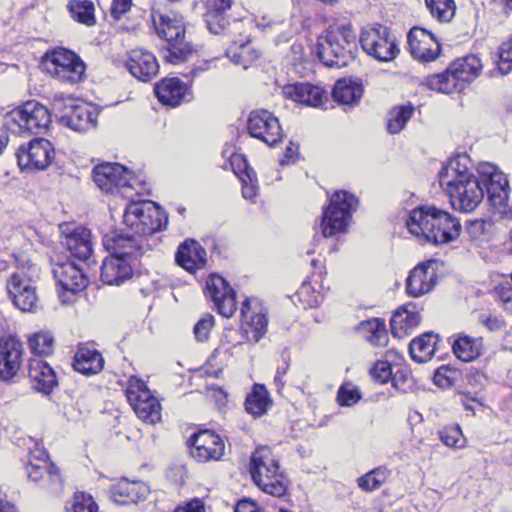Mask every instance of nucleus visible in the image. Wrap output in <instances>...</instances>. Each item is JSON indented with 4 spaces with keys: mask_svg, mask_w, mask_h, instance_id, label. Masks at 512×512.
Masks as SVG:
<instances>
[{
    "mask_svg": "<svg viewBox=\"0 0 512 512\" xmlns=\"http://www.w3.org/2000/svg\"><path fill=\"white\" fill-rule=\"evenodd\" d=\"M477 177L467 154H458L448 160L439 172V183L449 197L453 209L463 213L473 212L483 201L484 189L487 200L495 213L507 214L509 182L498 167L483 163Z\"/></svg>",
    "mask_w": 512,
    "mask_h": 512,
    "instance_id": "nucleus-1",
    "label": "nucleus"
},
{
    "mask_svg": "<svg viewBox=\"0 0 512 512\" xmlns=\"http://www.w3.org/2000/svg\"><path fill=\"white\" fill-rule=\"evenodd\" d=\"M406 227L420 241L436 245L454 241L462 228L458 218L434 206L413 209L406 220Z\"/></svg>",
    "mask_w": 512,
    "mask_h": 512,
    "instance_id": "nucleus-2",
    "label": "nucleus"
},
{
    "mask_svg": "<svg viewBox=\"0 0 512 512\" xmlns=\"http://www.w3.org/2000/svg\"><path fill=\"white\" fill-rule=\"evenodd\" d=\"M317 54L327 67L348 66L358 54V40L352 26L339 24L329 27L318 37Z\"/></svg>",
    "mask_w": 512,
    "mask_h": 512,
    "instance_id": "nucleus-3",
    "label": "nucleus"
},
{
    "mask_svg": "<svg viewBox=\"0 0 512 512\" xmlns=\"http://www.w3.org/2000/svg\"><path fill=\"white\" fill-rule=\"evenodd\" d=\"M481 70L482 63L479 57L467 55L453 61L445 72L427 77L426 85L440 93L461 92L479 76Z\"/></svg>",
    "mask_w": 512,
    "mask_h": 512,
    "instance_id": "nucleus-4",
    "label": "nucleus"
},
{
    "mask_svg": "<svg viewBox=\"0 0 512 512\" xmlns=\"http://www.w3.org/2000/svg\"><path fill=\"white\" fill-rule=\"evenodd\" d=\"M250 473L254 483L264 493L275 497L286 494L287 479L270 448L260 447L255 450L250 461Z\"/></svg>",
    "mask_w": 512,
    "mask_h": 512,
    "instance_id": "nucleus-5",
    "label": "nucleus"
},
{
    "mask_svg": "<svg viewBox=\"0 0 512 512\" xmlns=\"http://www.w3.org/2000/svg\"><path fill=\"white\" fill-rule=\"evenodd\" d=\"M358 204V198L354 194L345 190L335 191L329 197V204L322 212V235L332 237L346 232Z\"/></svg>",
    "mask_w": 512,
    "mask_h": 512,
    "instance_id": "nucleus-6",
    "label": "nucleus"
},
{
    "mask_svg": "<svg viewBox=\"0 0 512 512\" xmlns=\"http://www.w3.org/2000/svg\"><path fill=\"white\" fill-rule=\"evenodd\" d=\"M123 221L138 236L152 235L167 225L165 212L151 201H132L125 208Z\"/></svg>",
    "mask_w": 512,
    "mask_h": 512,
    "instance_id": "nucleus-7",
    "label": "nucleus"
},
{
    "mask_svg": "<svg viewBox=\"0 0 512 512\" xmlns=\"http://www.w3.org/2000/svg\"><path fill=\"white\" fill-rule=\"evenodd\" d=\"M93 179L95 184L106 193L118 192L122 196L130 198L134 190L136 194L142 189L143 181L135 177L132 172L118 163H102L93 169Z\"/></svg>",
    "mask_w": 512,
    "mask_h": 512,
    "instance_id": "nucleus-8",
    "label": "nucleus"
},
{
    "mask_svg": "<svg viewBox=\"0 0 512 512\" xmlns=\"http://www.w3.org/2000/svg\"><path fill=\"white\" fill-rule=\"evenodd\" d=\"M51 123L49 110L36 101H28L13 109L4 118L7 130L14 133L39 134L47 130Z\"/></svg>",
    "mask_w": 512,
    "mask_h": 512,
    "instance_id": "nucleus-9",
    "label": "nucleus"
},
{
    "mask_svg": "<svg viewBox=\"0 0 512 512\" xmlns=\"http://www.w3.org/2000/svg\"><path fill=\"white\" fill-rule=\"evenodd\" d=\"M42 66L52 77L70 84L82 81L86 70L85 63L76 53L62 47L47 51Z\"/></svg>",
    "mask_w": 512,
    "mask_h": 512,
    "instance_id": "nucleus-10",
    "label": "nucleus"
},
{
    "mask_svg": "<svg viewBox=\"0 0 512 512\" xmlns=\"http://www.w3.org/2000/svg\"><path fill=\"white\" fill-rule=\"evenodd\" d=\"M359 43L368 56L379 62H391L400 52L396 38L386 26L378 23L361 29Z\"/></svg>",
    "mask_w": 512,
    "mask_h": 512,
    "instance_id": "nucleus-11",
    "label": "nucleus"
},
{
    "mask_svg": "<svg viewBox=\"0 0 512 512\" xmlns=\"http://www.w3.org/2000/svg\"><path fill=\"white\" fill-rule=\"evenodd\" d=\"M127 400L134 412L144 422L155 424L161 420V405L144 381L130 377L125 390Z\"/></svg>",
    "mask_w": 512,
    "mask_h": 512,
    "instance_id": "nucleus-12",
    "label": "nucleus"
},
{
    "mask_svg": "<svg viewBox=\"0 0 512 512\" xmlns=\"http://www.w3.org/2000/svg\"><path fill=\"white\" fill-rule=\"evenodd\" d=\"M16 157L21 170H45L55 158V149L49 140L34 138L18 148Z\"/></svg>",
    "mask_w": 512,
    "mask_h": 512,
    "instance_id": "nucleus-13",
    "label": "nucleus"
},
{
    "mask_svg": "<svg viewBox=\"0 0 512 512\" xmlns=\"http://www.w3.org/2000/svg\"><path fill=\"white\" fill-rule=\"evenodd\" d=\"M241 316L246 340L256 344L267 332V309L258 298H246L241 306Z\"/></svg>",
    "mask_w": 512,
    "mask_h": 512,
    "instance_id": "nucleus-14",
    "label": "nucleus"
},
{
    "mask_svg": "<svg viewBox=\"0 0 512 512\" xmlns=\"http://www.w3.org/2000/svg\"><path fill=\"white\" fill-rule=\"evenodd\" d=\"M247 129L253 138L263 141L268 146L276 145L283 137V130L278 118L264 109L250 112Z\"/></svg>",
    "mask_w": 512,
    "mask_h": 512,
    "instance_id": "nucleus-15",
    "label": "nucleus"
},
{
    "mask_svg": "<svg viewBox=\"0 0 512 512\" xmlns=\"http://www.w3.org/2000/svg\"><path fill=\"white\" fill-rule=\"evenodd\" d=\"M205 291L220 315L233 316L237 308L236 292L222 276L211 274L206 280Z\"/></svg>",
    "mask_w": 512,
    "mask_h": 512,
    "instance_id": "nucleus-16",
    "label": "nucleus"
},
{
    "mask_svg": "<svg viewBox=\"0 0 512 512\" xmlns=\"http://www.w3.org/2000/svg\"><path fill=\"white\" fill-rule=\"evenodd\" d=\"M7 291L13 304L19 310L31 312L36 308L38 302L36 287L24 271L11 275L7 283Z\"/></svg>",
    "mask_w": 512,
    "mask_h": 512,
    "instance_id": "nucleus-17",
    "label": "nucleus"
},
{
    "mask_svg": "<svg viewBox=\"0 0 512 512\" xmlns=\"http://www.w3.org/2000/svg\"><path fill=\"white\" fill-rule=\"evenodd\" d=\"M190 455L199 462L220 459L225 450L222 439L212 431L204 430L188 439Z\"/></svg>",
    "mask_w": 512,
    "mask_h": 512,
    "instance_id": "nucleus-18",
    "label": "nucleus"
},
{
    "mask_svg": "<svg viewBox=\"0 0 512 512\" xmlns=\"http://www.w3.org/2000/svg\"><path fill=\"white\" fill-rule=\"evenodd\" d=\"M407 40L412 57L420 62L434 61L440 54V43L426 29L420 27L411 28L407 35Z\"/></svg>",
    "mask_w": 512,
    "mask_h": 512,
    "instance_id": "nucleus-19",
    "label": "nucleus"
},
{
    "mask_svg": "<svg viewBox=\"0 0 512 512\" xmlns=\"http://www.w3.org/2000/svg\"><path fill=\"white\" fill-rule=\"evenodd\" d=\"M23 345L16 337L0 338V380L10 382L22 365Z\"/></svg>",
    "mask_w": 512,
    "mask_h": 512,
    "instance_id": "nucleus-20",
    "label": "nucleus"
},
{
    "mask_svg": "<svg viewBox=\"0 0 512 512\" xmlns=\"http://www.w3.org/2000/svg\"><path fill=\"white\" fill-rule=\"evenodd\" d=\"M52 273L57 286L65 292L77 294L88 285V278L83 270L72 261L53 264Z\"/></svg>",
    "mask_w": 512,
    "mask_h": 512,
    "instance_id": "nucleus-21",
    "label": "nucleus"
},
{
    "mask_svg": "<svg viewBox=\"0 0 512 512\" xmlns=\"http://www.w3.org/2000/svg\"><path fill=\"white\" fill-rule=\"evenodd\" d=\"M142 238H138L128 234H117L104 237L103 244L105 248L112 254L129 260L134 264L145 252Z\"/></svg>",
    "mask_w": 512,
    "mask_h": 512,
    "instance_id": "nucleus-22",
    "label": "nucleus"
},
{
    "mask_svg": "<svg viewBox=\"0 0 512 512\" xmlns=\"http://www.w3.org/2000/svg\"><path fill=\"white\" fill-rule=\"evenodd\" d=\"M437 262L429 260L417 265L406 280V291L412 297H420L430 292L436 284Z\"/></svg>",
    "mask_w": 512,
    "mask_h": 512,
    "instance_id": "nucleus-23",
    "label": "nucleus"
},
{
    "mask_svg": "<svg viewBox=\"0 0 512 512\" xmlns=\"http://www.w3.org/2000/svg\"><path fill=\"white\" fill-rule=\"evenodd\" d=\"M65 235L62 243L70 251L71 255L84 262H93V239L92 233L85 227H76L70 230L67 226L62 230Z\"/></svg>",
    "mask_w": 512,
    "mask_h": 512,
    "instance_id": "nucleus-24",
    "label": "nucleus"
},
{
    "mask_svg": "<svg viewBox=\"0 0 512 512\" xmlns=\"http://www.w3.org/2000/svg\"><path fill=\"white\" fill-rule=\"evenodd\" d=\"M71 104L66 107L65 113L61 117L64 125L77 132H86L93 129L97 123L98 114L85 103H75L68 99Z\"/></svg>",
    "mask_w": 512,
    "mask_h": 512,
    "instance_id": "nucleus-25",
    "label": "nucleus"
},
{
    "mask_svg": "<svg viewBox=\"0 0 512 512\" xmlns=\"http://www.w3.org/2000/svg\"><path fill=\"white\" fill-rule=\"evenodd\" d=\"M155 34L167 42L186 36L184 18L177 13L153 12L151 15Z\"/></svg>",
    "mask_w": 512,
    "mask_h": 512,
    "instance_id": "nucleus-26",
    "label": "nucleus"
},
{
    "mask_svg": "<svg viewBox=\"0 0 512 512\" xmlns=\"http://www.w3.org/2000/svg\"><path fill=\"white\" fill-rule=\"evenodd\" d=\"M126 67L135 78L143 82L150 81L159 71V64L155 55L140 48L129 52Z\"/></svg>",
    "mask_w": 512,
    "mask_h": 512,
    "instance_id": "nucleus-27",
    "label": "nucleus"
},
{
    "mask_svg": "<svg viewBox=\"0 0 512 512\" xmlns=\"http://www.w3.org/2000/svg\"><path fill=\"white\" fill-rule=\"evenodd\" d=\"M282 94L287 99L311 107H319L327 99L322 87L310 83L287 84L283 87Z\"/></svg>",
    "mask_w": 512,
    "mask_h": 512,
    "instance_id": "nucleus-28",
    "label": "nucleus"
},
{
    "mask_svg": "<svg viewBox=\"0 0 512 512\" xmlns=\"http://www.w3.org/2000/svg\"><path fill=\"white\" fill-rule=\"evenodd\" d=\"M150 493L148 485L140 481L122 479L109 489L110 499L119 505L135 504L143 501Z\"/></svg>",
    "mask_w": 512,
    "mask_h": 512,
    "instance_id": "nucleus-29",
    "label": "nucleus"
},
{
    "mask_svg": "<svg viewBox=\"0 0 512 512\" xmlns=\"http://www.w3.org/2000/svg\"><path fill=\"white\" fill-rule=\"evenodd\" d=\"M26 473L32 482L45 490L58 492L62 489L61 475L58 468L52 463L41 465L29 460L26 465Z\"/></svg>",
    "mask_w": 512,
    "mask_h": 512,
    "instance_id": "nucleus-30",
    "label": "nucleus"
},
{
    "mask_svg": "<svg viewBox=\"0 0 512 512\" xmlns=\"http://www.w3.org/2000/svg\"><path fill=\"white\" fill-rule=\"evenodd\" d=\"M133 265L129 260L112 253L101 266V280L107 285L119 286L133 275Z\"/></svg>",
    "mask_w": 512,
    "mask_h": 512,
    "instance_id": "nucleus-31",
    "label": "nucleus"
},
{
    "mask_svg": "<svg viewBox=\"0 0 512 512\" xmlns=\"http://www.w3.org/2000/svg\"><path fill=\"white\" fill-rule=\"evenodd\" d=\"M28 377L32 383V387L44 394L51 393L57 385V378L54 370L39 358H32L29 360Z\"/></svg>",
    "mask_w": 512,
    "mask_h": 512,
    "instance_id": "nucleus-32",
    "label": "nucleus"
},
{
    "mask_svg": "<svg viewBox=\"0 0 512 512\" xmlns=\"http://www.w3.org/2000/svg\"><path fill=\"white\" fill-rule=\"evenodd\" d=\"M175 259L183 269L194 272L205 266L206 251L197 241L185 240L178 247Z\"/></svg>",
    "mask_w": 512,
    "mask_h": 512,
    "instance_id": "nucleus-33",
    "label": "nucleus"
},
{
    "mask_svg": "<svg viewBox=\"0 0 512 512\" xmlns=\"http://www.w3.org/2000/svg\"><path fill=\"white\" fill-rule=\"evenodd\" d=\"M421 322V316L416 304L409 302L399 307L393 314L390 325L396 337L408 335Z\"/></svg>",
    "mask_w": 512,
    "mask_h": 512,
    "instance_id": "nucleus-34",
    "label": "nucleus"
},
{
    "mask_svg": "<svg viewBox=\"0 0 512 512\" xmlns=\"http://www.w3.org/2000/svg\"><path fill=\"white\" fill-rule=\"evenodd\" d=\"M73 368L86 376L95 375L103 370L104 358L98 350L80 345L73 358Z\"/></svg>",
    "mask_w": 512,
    "mask_h": 512,
    "instance_id": "nucleus-35",
    "label": "nucleus"
},
{
    "mask_svg": "<svg viewBox=\"0 0 512 512\" xmlns=\"http://www.w3.org/2000/svg\"><path fill=\"white\" fill-rule=\"evenodd\" d=\"M154 91L162 104L176 107L189 94V87L178 78H169L157 83Z\"/></svg>",
    "mask_w": 512,
    "mask_h": 512,
    "instance_id": "nucleus-36",
    "label": "nucleus"
},
{
    "mask_svg": "<svg viewBox=\"0 0 512 512\" xmlns=\"http://www.w3.org/2000/svg\"><path fill=\"white\" fill-rule=\"evenodd\" d=\"M195 54L196 48L186 36L167 42L161 49L163 61L172 65L183 64L189 61Z\"/></svg>",
    "mask_w": 512,
    "mask_h": 512,
    "instance_id": "nucleus-37",
    "label": "nucleus"
},
{
    "mask_svg": "<svg viewBox=\"0 0 512 512\" xmlns=\"http://www.w3.org/2000/svg\"><path fill=\"white\" fill-rule=\"evenodd\" d=\"M363 95L361 83L351 78L338 80L332 90V97L335 102L341 105L357 104Z\"/></svg>",
    "mask_w": 512,
    "mask_h": 512,
    "instance_id": "nucleus-38",
    "label": "nucleus"
},
{
    "mask_svg": "<svg viewBox=\"0 0 512 512\" xmlns=\"http://www.w3.org/2000/svg\"><path fill=\"white\" fill-rule=\"evenodd\" d=\"M272 399L263 384H254L251 392L245 399V409L253 417L265 415L272 406Z\"/></svg>",
    "mask_w": 512,
    "mask_h": 512,
    "instance_id": "nucleus-39",
    "label": "nucleus"
},
{
    "mask_svg": "<svg viewBox=\"0 0 512 512\" xmlns=\"http://www.w3.org/2000/svg\"><path fill=\"white\" fill-rule=\"evenodd\" d=\"M482 338H473L459 334L454 340L452 350L454 355L463 362H471L482 354Z\"/></svg>",
    "mask_w": 512,
    "mask_h": 512,
    "instance_id": "nucleus-40",
    "label": "nucleus"
},
{
    "mask_svg": "<svg viewBox=\"0 0 512 512\" xmlns=\"http://www.w3.org/2000/svg\"><path fill=\"white\" fill-rule=\"evenodd\" d=\"M438 335L427 332L411 341L409 351L412 359L418 363L429 361L436 351Z\"/></svg>",
    "mask_w": 512,
    "mask_h": 512,
    "instance_id": "nucleus-41",
    "label": "nucleus"
},
{
    "mask_svg": "<svg viewBox=\"0 0 512 512\" xmlns=\"http://www.w3.org/2000/svg\"><path fill=\"white\" fill-rule=\"evenodd\" d=\"M259 51L252 46L250 41L233 42L226 50V56L235 65L247 69L259 57Z\"/></svg>",
    "mask_w": 512,
    "mask_h": 512,
    "instance_id": "nucleus-42",
    "label": "nucleus"
},
{
    "mask_svg": "<svg viewBox=\"0 0 512 512\" xmlns=\"http://www.w3.org/2000/svg\"><path fill=\"white\" fill-rule=\"evenodd\" d=\"M357 329L362 337L374 346H385L388 341L385 323L378 318L362 321Z\"/></svg>",
    "mask_w": 512,
    "mask_h": 512,
    "instance_id": "nucleus-43",
    "label": "nucleus"
},
{
    "mask_svg": "<svg viewBox=\"0 0 512 512\" xmlns=\"http://www.w3.org/2000/svg\"><path fill=\"white\" fill-rule=\"evenodd\" d=\"M71 17L78 23L93 26L96 23L95 7L90 0H71L67 5Z\"/></svg>",
    "mask_w": 512,
    "mask_h": 512,
    "instance_id": "nucleus-44",
    "label": "nucleus"
},
{
    "mask_svg": "<svg viewBox=\"0 0 512 512\" xmlns=\"http://www.w3.org/2000/svg\"><path fill=\"white\" fill-rule=\"evenodd\" d=\"M414 113V106L409 104L393 107L387 118V130L390 134H397L404 129L406 123Z\"/></svg>",
    "mask_w": 512,
    "mask_h": 512,
    "instance_id": "nucleus-45",
    "label": "nucleus"
},
{
    "mask_svg": "<svg viewBox=\"0 0 512 512\" xmlns=\"http://www.w3.org/2000/svg\"><path fill=\"white\" fill-rule=\"evenodd\" d=\"M391 471L386 466H379L357 479L358 487L365 492L379 489L389 478Z\"/></svg>",
    "mask_w": 512,
    "mask_h": 512,
    "instance_id": "nucleus-46",
    "label": "nucleus"
},
{
    "mask_svg": "<svg viewBox=\"0 0 512 512\" xmlns=\"http://www.w3.org/2000/svg\"><path fill=\"white\" fill-rule=\"evenodd\" d=\"M426 6L431 15L439 22H450L456 11L453 0H425Z\"/></svg>",
    "mask_w": 512,
    "mask_h": 512,
    "instance_id": "nucleus-47",
    "label": "nucleus"
},
{
    "mask_svg": "<svg viewBox=\"0 0 512 512\" xmlns=\"http://www.w3.org/2000/svg\"><path fill=\"white\" fill-rule=\"evenodd\" d=\"M370 375L372 379L380 384H385L391 380L393 387L398 388V373L393 375L392 366L388 361H377L370 369Z\"/></svg>",
    "mask_w": 512,
    "mask_h": 512,
    "instance_id": "nucleus-48",
    "label": "nucleus"
},
{
    "mask_svg": "<svg viewBox=\"0 0 512 512\" xmlns=\"http://www.w3.org/2000/svg\"><path fill=\"white\" fill-rule=\"evenodd\" d=\"M439 438L444 445L455 449L464 448L466 444V439L459 425L444 427L439 431Z\"/></svg>",
    "mask_w": 512,
    "mask_h": 512,
    "instance_id": "nucleus-49",
    "label": "nucleus"
},
{
    "mask_svg": "<svg viewBox=\"0 0 512 512\" xmlns=\"http://www.w3.org/2000/svg\"><path fill=\"white\" fill-rule=\"evenodd\" d=\"M362 398L359 389L350 382L343 383L337 393V402L342 407H351Z\"/></svg>",
    "mask_w": 512,
    "mask_h": 512,
    "instance_id": "nucleus-50",
    "label": "nucleus"
},
{
    "mask_svg": "<svg viewBox=\"0 0 512 512\" xmlns=\"http://www.w3.org/2000/svg\"><path fill=\"white\" fill-rule=\"evenodd\" d=\"M98 506L91 495L76 492L73 496L68 512H97Z\"/></svg>",
    "mask_w": 512,
    "mask_h": 512,
    "instance_id": "nucleus-51",
    "label": "nucleus"
},
{
    "mask_svg": "<svg viewBox=\"0 0 512 512\" xmlns=\"http://www.w3.org/2000/svg\"><path fill=\"white\" fill-rule=\"evenodd\" d=\"M53 337L45 332L36 333L29 338L31 350L38 355L49 354L53 346Z\"/></svg>",
    "mask_w": 512,
    "mask_h": 512,
    "instance_id": "nucleus-52",
    "label": "nucleus"
},
{
    "mask_svg": "<svg viewBox=\"0 0 512 512\" xmlns=\"http://www.w3.org/2000/svg\"><path fill=\"white\" fill-rule=\"evenodd\" d=\"M244 165L245 173L240 176V180L242 182V195L245 199L252 200L256 197L258 191L257 177L256 173L247 167L245 161Z\"/></svg>",
    "mask_w": 512,
    "mask_h": 512,
    "instance_id": "nucleus-53",
    "label": "nucleus"
},
{
    "mask_svg": "<svg viewBox=\"0 0 512 512\" xmlns=\"http://www.w3.org/2000/svg\"><path fill=\"white\" fill-rule=\"evenodd\" d=\"M498 69L505 75L512 71V36L499 47Z\"/></svg>",
    "mask_w": 512,
    "mask_h": 512,
    "instance_id": "nucleus-54",
    "label": "nucleus"
},
{
    "mask_svg": "<svg viewBox=\"0 0 512 512\" xmlns=\"http://www.w3.org/2000/svg\"><path fill=\"white\" fill-rule=\"evenodd\" d=\"M224 12H218L213 9L206 14V23L209 31L213 34H221L226 31L227 21L223 15Z\"/></svg>",
    "mask_w": 512,
    "mask_h": 512,
    "instance_id": "nucleus-55",
    "label": "nucleus"
},
{
    "mask_svg": "<svg viewBox=\"0 0 512 512\" xmlns=\"http://www.w3.org/2000/svg\"><path fill=\"white\" fill-rule=\"evenodd\" d=\"M214 326V317L210 314L201 318L194 327V334L198 341H206Z\"/></svg>",
    "mask_w": 512,
    "mask_h": 512,
    "instance_id": "nucleus-56",
    "label": "nucleus"
},
{
    "mask_svg": "<svg viewBox=\"0 0 512 512\" xmlns=\"http://www.w3.org/2000/svg\"><path fill=\"white\" fill-rule=\"evenodd\" d=\"M497 294L505 308L512 311V273L510 280H507L497 287Z\"/></svg>",
    "mask_w": 512,
    "mask_h": 512,
    "instance_id": "nucleus-57",
    "label": "nucleus"
},
{
    "mask_svg": "<svg viewBox=\"0 0 512 512\" xmlns=\"http://www.w3.org/2000/svg\"><path fill=\"white\" fill-rule=\"evenodd\" d=\"M479 322L491 332L499 331L505 327V321L492 314H481Z\"/></svg>",
    "mask_w": 512,
    "mask_h": 512,
    "instance_id": "nucleus-58",
    "label": "nucleus"
},
{
    "mask_svg": "<svg viewBox=\"0 0 512 512\" xmlns=\"http://www.w3.org/2000/svg\"><path fill=\"white\" fill-rule=\"evenodd\" d=\"M453 373V371L446 367H439L434 373L433 381L435 385L441 388H447L452 385V379L449 374Z\"/></svg>",
    "mask_w": 512,
    "mask_h": 512,
    "instance_id": "nucleus-59",
    "label": "nucleus"
},
{
    "mask_svg": "<svg viewBox=\"0 0 512 512\" xmlns=\"http://www.w3.org/2000/svg\"><path fill=\"white\" fill-rule=\"evenodd\" d=\"M132 0H113L111 5V15L115 20H119L131 7Z\"/></svg>",
    "mask_w": 512,
    "mask_h": 512,
    "instance_id": "nucleus-60",
    "label": "nucleus"
},
{
    "mask_svg": "<svg viewBox=\"0 0 512 512\" xmlns=\"http://www.w3.org/2000/svg\"><path fill=\"white\" fill-rule=\"evenodd\" d=\"M234 512H262L257 502L250 498H242L235 506Z\"/></svg>",
    "mask_w": 512,
    "mask_h": 512,
    "instance_id": "nucleus-61",
    "label": "nucleus"
},
{
    "mask_svg": "<svg viewBox=\"0 0 512 512\" xmlns=\"http://www.w3.org/2000/svg\"><path fill=\"white\" fill-rule=\"evenodd\" d=\"M173 512H206V509L201 499L194 498L186 505L176 508Z\"/></svg>",
    "mask_w": 512,
    "mask_h": 512,
    "instance_id": "nucleus-62",
    "label": "nucleus"
},
{
    "mask_svg": "<svg viewBox=\"0 0 512 512\" xmlns=\"http://www.w3.org/2000/svg\"><path fill=\"white\" fill-rule=\"evenodd\" d=\"M298 154V145L290 143L289 146L286 147L284 156L282 159H280V163L282 165L289 164L290 162H293L294 159L297 157Z\"/></svg>",
    "mask_w": 512,
    "mask_h": 512,
    "instance_id": "nucleus-63",
    "label": "nucleus"
},
{
    "mask_svg": "<svg viewBox=\"0 0 512 512\" xmlns=\"http://www.w3.org/2000/svg\"><path fill=\"white\" fill-rule=\"evenodd\" d=\"M48 453L43 448H36L35 450L30 452L29 460H32L34 463H38L41 465L48 464Z\"/></svg>",
    "mask_w": 512,
    "mask_h": 512,
    "instance_id": "nucleus-64",
    "label": "nucleus"
}]
</instances>
